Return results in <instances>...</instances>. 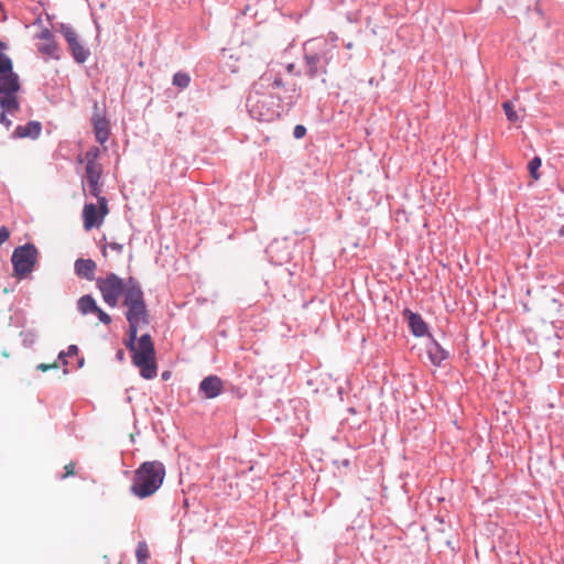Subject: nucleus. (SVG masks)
<instances>
[{
    "instance_id": "1",
    "label": "nucleus",
    "mask_w": 564,
    "mask_h": 564,
    "mask_svg": "<svg viewBox=\"0 0 564 564\" xmlns=\"http://www.w3.org/2000/svg\"><path fill=\"white\" fill-rule=\"evenodd\" d=\"M299 98L295 84L286 86L279 74L269 70L252 85L246 107L253 119L270 122L289 111Z\"/></svg>"
},
{
    "instance_id": "2",
    "label": "nucleus",
    "mask_w": 564,
    "mask_h": 564,
    "mask_svg": "<svg viewBox=\"0 0 564 564\" xmlns=\"http://www.w3.org/2000/svg\"><path fill=\"white\" fill-rule=\"evenodd\" d=\"M96 286L100 291L104 302L110 307H116L120 296H123V305L128 308L126 318L128 324H131V337L135 336L138 325L150 324L144 293L137 279L129 276L123 280L116 273H108L105 278L96 280Z\"/></svg>"
},
{
    "instance_id": "3",
    "label": "nucleus",
    "mask_w": 564,
    "mask_h": 564,
    "mask_svg": "<svg viewBox=\"0 0 564 564\" xmlns=\"http://www.w3.org/2000/svg\"><path fill=\"white\" fill-rule=\"evenodd\" d=\"M141 326H137L135 336L131 337V324H129L126 346L132 352V362L140 369L141 377L150 380L158 375L155 349L150 334H143L138 338Z\"/></svg>"
},
{
    "instance_id": "4",
    "label": "nucleus",
    "mask_w": 564,
    "mask_h": 564,
    "mask_svg": "<svg viewBox=\"0 0 564 564\" xmlns=\"http://www.w3.org/2000/svg\"><path fill=\"white\" fill-rule=\"evenodd\" d=\"M337 46L327 39L315 37L303 44V58L306 66V76L315 78L319 74H327V66L333 61Z\"/></svg>"
},
{
    "instance_id": "5",
    "label": "nucleus",
    "mask_w": 564,
    "mask_h": 564,
    "mask_svg": "<svg viewBox=\"0 0 564 564\" xmlns=\"http://www.w3.org/2000/svg\"><path fill=\"white\" fill-rule=\"evenodd\" d=\"M165 478V467L159 460L142 463L135 470L130 487L132 495L144 499L154 495Z\"/></svg>"
},
{
    "instance_id": "6",
    "label": "nucleus",
    "mask_w": 564,
    "mask_h": 564,
    "mask_svg": "<svg viewBox=\"0 0 564 564\" xmlns=\"http://www.w3.org/2000/svg\"><path fill=\"white\" fill-rule=\"evenodd\" d=\"M20 77L13 70L0 75V108L10 115L20 110Z\"/></svg>"
},
{
    "instance_id": "7",
    "label": "nucleus",
    "mask_w": 564,
    "mask_h": 564,
    "mask_svg": "<svg viewBox=\"0 0 564 564\" xmlns=\"http://www.w3.org/2000/svg\"><path fill=\"white\" fill-rule=\"evenodd\" d=\"M39 250L33 243L17 247L11 257L14 274L19 279L26 278L35 268Z\"/></svg>"
},
{
    "instance_id": "8",
    "label": "nucleus",
    "mask_w": 564,
    "mask_h": 564,
    "mask_svg": "<svg viewBox=\"0 0 564 564\" xmlns=\"http://www.w3.org/2000/svg\"><path fill=\"white\" fill-rule=\"evenodd\" d=\"M59 31L67 42L68 48L75 62L78 64H84L88 59L90 52L88 48L80 44L76 31L73 29V26L65 23L61 24Z\"/></svg>"
},
{
    "instance_id": "9",
    "label": "nucleus",
    "mask_w": 564,
    "mask_h": 564,
    "mask_svg": "<svg viewBox=\"0 0 564 564\" xmlns=\"http://www.w3.org/2000/svg\"><path fill=\"white\" fill-rule=\"evenodd\" d=\"M42 40V43L37 44V51L50 58L58 59L57 54L58 46L54 40L52 32L48 29H43L36 36Z\"/></svg>"
},
{
    "instance_id": "10",
    "label": "nucleus",
    "mask_w": 564,
    "mask_h": 564,
    "mask_svg": "<svg viewBox=\"0 0 564 564\" xmlns=\"http://www.w3.org/2000/svg\"><path fill=\"white\" fill-rule=\"evenodd\" d=\"M224 389V382L223 380L215 375L207 376L204 378L199 383V392L206 398V399H215L217 398Z\"/></svg>"
},
{
    "instance_id": "11",
    "label": "nucleus",
    "mask_w": 564,
    "mask_h": 564,
    "mask_svg": "<svg viewBox=\"0 0 564 564\" xmlns=\"http://www.w3.org/2000/svg\"><path fill=\"white\" fill-rule=\"evenodd\" d=\"M84 228L90 230L94 227H99L102 223L99 207L93 203L85 204L83 209Z\"/></svg>"
},
{
    "instance_id": "12",
    "label": "nucleus",
    "mask_w": 564,
    "mask_h": 564,
    "mask_svg": "<svg viewBox=\"0 0 564 564\" xmlns=\"http://www.w3.org/2000/svg\"><path fill=\"white\" fill-rule=\"evenodd\" d=\"M96 262L91 259H77L74 263L75 274L80 279L93 281L95 279Z\"/></svg>"
},
{
    "instance_id": "13",
    "label": "nucleus",
    "mask_w": 564,
    "mask_h": 564,
    "mask_svg": "<svg viewBox=\"0 0 564 564\" xmlns=\"http://www.w3.org/2000/svg\"><path fill=\"white\" fill-rule=\"evenodd\" d=\"M91 121L97 142L104 144L109 139L110 134L108 120L105 117L100 116L98 112H96L93 116Z\"/></svg>"
},
{
    "instance_id": "14",
    "label": "nucleus",
    "mask_w": 564,
    "mask_h": 564,
    "mask_svg": "<svg viewBox=\"0 0 564 564\" xmlns=\"http://www.w3.org/2000/svg\"><path fill=\"white\" fill-rule=\"evenodd\" d=\"M403 314L406 316L409 327L415 337H422L427 333V324L420 314L410 310H405Z\"/></svg>"
},
{
    "instance_id": "15",
    "label": "nucleus",
    "mask_w": 564,
    "mask_h": 564,
    "mask_svg": "<svg viewBox=\"0 0 564 564\" xmlns=\"http://www.w3.org/2000/svg\"><path fill=\"white\" fill-rule=\"evenodd\" d=\"M426 354L434 366H441L448 358L449 354L434 338L426 345Z\"/></svg>"
},
{
    "instance_id": "16",
    "label": "nucleus",
    "mask_w": 564,
    "mask_h": 564,
    "mask_svg": "<svg viewBox=\"0 0 564 564\" xmlns=\"http://www.w3.org/2000/svg\"><path fill=\"white\" fill-rule=\"evenodd\" d=\"M42 124L39 121H30L24 126H18L14 135L18 138L36 139L41 134Z\"/></svg>"
},
{
    "instance_id": "17",
    "label": "nucleus",
    "mask_w": 564,
    "mask_h": 564,
    "mask_svg": "<svg viewBox=\"0 0 564 564\" xmlns=\"http://www.w3.org/2000/svg\"><path fill=\"white\" fill-rule=\"evenodd\" d=\"M89 187V194L97 198L99 210L101 214V218H104L108 214V203L106 197L100 196V185L99 182L97 183H87Z\"/></svg>"
},
{
    "instance_id": "18",
    "label": "nucleus",
    "mask_w": 564,
    "mask_h": 564,
    "mask_svg": "<svg viewBox=\"0 0 564 564\" xmlns=\"http://www.w3.org/2000/svg\"><path fill=\"white\" fill-rule=\"evenodd\" d=\"M77 308L83 315H86L89 313H95L96 310L98 308V305H97L95 299L91 295L87 294V295H83L77 301Z\"/></svg>"
},
{
    "instance_id": "19",
    "label": "nucleus",
    "mask_w": 564,
    "mask_h": 564,
    "mask_svg": "<svg viewBox=\"0 0 564 564\" xmlns=\"http://www.w3.org/2000/svg\"><path fill=\"white\" fill-rule=\"evenodd\" d=\"M86 181L87 183H97L101 177L100 164H86Z\"/></svg>"
},
{
    "instance_id": "20",
    "label": "nucleus",
    "mask_w": 564,
    "mask_h": 564,
    "mask_svg": "<svg viewBox=\"0 0 564 564\" xmlns=\"http://www.w3.org/2000/svg\"><path fill=\"white\" fill-rule=\"evenodd\" d=\"M135 557H137V562L139 564H147V562L150 557V552H149L148 545L144 541H141L138 543L137 550H135Z\"/></svg>"
},
{
    "instance_id": "21",
    "label": "nucleus",
    "mask_w": 564,
    "mask_h": 564,
    "mask_svg": "<svg viewBox=\"0 0 564 564\" xmlns=\"http://www.w3.org/2000/svg\"><path fill=\"white\" fill-rule=\"evenodd\" d=\"M189 83H191V77L185 72H177L173 76V85L181 89L187 88Z\"/></svg>"
},
{
    "instance_id": "22",
    "label": "nucleus",
    "mask_w": 564,
    "mask_h": 564,
    "mask_svg": "<svg viewBox=\"0 0 564 564\" xmlns=\"http://www.w3.org/2000/svg\"><path fill=\"white\" fill-rule=\"evenodd\" d=\"M11 70H13L12 59L4 53L0 52V75Z\"/></svg>"
},
{
    "instance_id": "23",
    "label": "nucleus",
    "mask_w": 564,
    "mask_h": 564,
    "mask_svg": "<svg viewBox=\"0 0 564 564\" xmlns=\"http://www.w3.org/2000/svg\"><path fill=\"white\" fill-rule=\"evenodd\" d=\"M502 108L509 121L517 122L519 120V116L514 110L513 104L511 101L503 102Z\"/></svg>"
},
{
    "instance_id": "24",
    "label": "nucleus",
    "mask_w": 564,
    "mask_h": 564,
    "mask_svg": "<svg viewBox=\"0 0 564 564\" xmlns=\"http://www.w3.org/2000/svg\"><path fill=\"white\" fill-rule=\"evenodd\" d=\"M541 159L539 156H534L530 162H529V172L531 174V176L534 178V180H539L540 175L538 173V170L540 169L541 166Z\"/></svg>"
},
{
    "instance_id": "25",
    "label": "nucleus",
    "mask_w": 564,
    "mask_h": 564,
    "mask_svg": "<svg viewBox=\"0 0 564 564\" xmlns=\"http://www.w3.org/2000/svg\"><path fill=\"white\" fill-rule=\"evenodd\" d=\"M99 156V149L97 147H93L90 148L87 152H86V164H98L96 162L97 158Z\"/></svg>"
},
{
    "instance_id": "26",
    "label": "nucleus",
    "mask_w": 564,
    "mask_h": 564,
    "mask_svg": "<svg viewBox=\"0 0 564 564\" xmlns=\"http://www.w3.org/2000/svg\"><path fill=\"white\" fill-rule=\"evenodd\" d=\"M77 352H78V347L76 345H70V346H68L66 352L65 351L59 352L58 358L62 359L64 361V364L66 365L67 361L64 360V358L66 356L70 357V356L77 355Z\"/></svg>"
},
{
    "instance_id": "27",
    "label": "nucleus",
    "mask_w": 564,
    "mask_h": 564,
    "mask_svg": "<svg viewBox=\"0 0 564 564\" xmlns=\"http://www.w3.org/2000/svg\"><path fill=\"white\" fill-rule=\"evenodd\" d=\"M95 314H97L99 321L106 325L110 324L111 323V317L108 313H106L105 311H102L99 306L98 308L96 310Z\"/></svg>"
},
{
    "instance_id": "28",
    "label": "nucleus",
    "mask_w": 564,
    "mask_h": 564,
    "mask_svg": "<svg viewBox=\"0 0 564 564\" xmlns=\"http://www.w3.org/2000/svg\"><path fill=\"white\" fill-rule=\"evenodd\" d=\"M306 134V128L303 124H296L293 129V137L302 139Z\"/></svg>"
},
{
    "instance_id": "29",
    "label": "nucleus",
    "mask_w": 564,
    "mask_h": 564,
    "mask_svg": "<svg viewBox=\"0 0 564 564\" xmlns=\"http://www.w3.org/2000/svg\"><path fill=\"white\" fill-rule=\"evenodd\" d=\"M8 111L2 110L0 112V123L4 124L7 128H10L12 124V121L7 117Z\"/></svg>"
},
{
    "instance_id": "30",
    "label": "nucleus",
    "mask_w": 564,
    "mask_h": 564,
    "mask_svg": "<svg viewBox=\"0 0 564 564\" xmlns=\"http://www.w3.org/2000/svg\"><path fill=\"white\" fill-rule=\"evenodd\" d=\"M10 237V231L7 227L0 228V246L4 243Z\"/></svg>"
},
{
    "instance_id": "31",
    "label": "nucleus",
    "mask_w": 564,
    "mask_h": 564,
    "mask_svg": "<svg viewBox=\"0 0 564 564\" xmlns=\"http://www.w3.org/2000/svg\"><path fill=\"white\" fill-rule=\"evenodd\" d=\"M72 475H74V464L69 463L65 466V474L62 476V478L64 479Z\"/></svg>"
},
{
    "instance_id": "32",
    "label": "nucleus",
    "mask_w": 564,
    "mask_h": 564,
    "mask_svg": "<svg viewBox=\"0 0 564 564\" xmlns=\"http://www.w3.org/2000/svg\"><path fill=\"white\" fill-rule=\"evenodd\" d=\"M108 247L112 250H115L116 252L118 253H121L122 252V249H123V246L121 243H118V242H110L108 245Z\"/></svg>"
},
{
    "instance_id": "33",
    "label": "nucleus",
    "mask_w": 564,
    "mask_h": 564,
    "mask_svg": "<svg viewBox=\"0 0 564 564\" xmlns=\"http://www.w3.org/2000/svg\"><path fill=\"white\" fill-rule=\"evenodd\" d=\"M326 39L329 41V43H330V44H334V45H336V46H337V44H336V43H337V41H338V36H337V34H335V33L330 32V33H328V35H327V37H326Z\"/></svg>"
},
{
    "instance_id": "34",
    "label": "nucleus",
    "mask_w": 564,
    "mask_h": 564,
    "mask_svg": "<svg viewBox=\"0 0 564 564\" xmlns=\"http://www.w3.org/2000/svg\"><path fill=\"white\" fill-rule=\"evenodd\" d=\"M56 367H57V365H56V364H52V365L40 364V365L37 366V369H39V370H42V371H46V370H48V369H51V368H56Z\"/></svg>"
},
{
    "instance_id": "35",
    "label": "nucleus",
    "mask_w": 564,
    "mask_h": 564,
    "mask_svg": "<svg viewBox=\"0 0 564 564\" xmlns=\"http://www.w3.org/2000/svg\"><path fill=\"white\" fill-rule=\"evenodd\" d=\"M286 70L288 73L290 74H295V75H300V73H295V64L294 63H290L286 65Z\"/></svg>"
},
{
    "instance_id": "36",
    "label": "nucleus",
    "mask_w": 564,
    "mask_h": 564,
    "mask_svg": "<svg viewBox=\"0 0 564 564\" xmlns=\"http://www.w3.org/2000/svg\"><path fill=\"white\" fill-rule=\"evenodd\" d=\"M558 236L564 237V225L558 229Z\"/></svg>"
},
{
    "instance_id": "37",
    "label": "nucleus",
    "mask_w": 564,
    "mask_h": 564,
    "mask_svg": "<svg viewBox=\"0 0 564 564\" xmlns=\"http://www.w3.org/2000/svg\"><path fill=\"white\" fill-rule=\"evenodd\" d=\"M352 47H354V43L352 42H348L346 44V48L351 50Z\"/></svg>"
},
{
    "instance_id": "38",
    "label": "nucleus",
    "mask_w": 564,
    "mask_h": 564,
    "mask_svg": "<svg viewBox=\"0 0 564 564\" xmlns=\"http://www.w3.org/2000/svg\"><path fill=\"white\" fill-rule=\"evenodd\" d=\"M117 357L119 359H122L123 358V351L122 350H119L118 354H117Z\"/></svg>"
},
{
    "instance_id": "39",
    "label": "nucleus",
    "mask_w": 564,
    "mask_h": 564,
    "mask_svg": "<svg viewBox=\"0 0 564 564\" xmlns=\"http://www.w3.org/2000/svg\"><path fill=\"white\" fill-rule=\"evenodd\" d=\"M273 95H283V89L274 90Z\"/></svg>"
}]
</instances>
